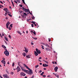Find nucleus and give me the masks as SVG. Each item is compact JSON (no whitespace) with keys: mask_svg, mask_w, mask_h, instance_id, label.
Returning <instances> with one entry per match:
<instances>
[{"mask_svg":"<svg viewBox=\"0 0 78 78\" xmlns=\"http://www.w3.org/2000/svg\"><path fill=\"white\" fill-rule=\"evenodd\" d=\"M14 63L13 62L12 65V67H14Z\"/></svg>","mask_w":78,"mask_h":78,"instance_id":"obj_35","label":"nucleus"},{"mask_svg":"<svg viewBox=\"0 0 78 78\" xmlns=\"http://www.w3.org/2000/svg\"><path fill=\"white\" fill-rule=\"evenodd\" d=\"M55 64H57V63L56 62H55Z\"/></svg>","mask_w":78,"mask_h":78,"instance_id":"obj_63","label":"nucleus"},{"mask_svg":"<svg viewBox=\"0 0 78 78\" xmlns=\"http://www.w3.org/2000/svg\"><path fill=\"white\" fill-rule=\"evenodd\" d=\"M0 36L2 37V34H0Z\"/></svg>","mask_w":78,"mask_h":78,"instance_id":"obj_61","label":"nucleus"},{"mask_svg":"<svg viewBox=\"0 0 78 78\" xmlns=\"http://www.w3.org/2000/svg\"><path fill=\"white\" fill-rule=\"evenodd\" d=\"M8 15L10 16V17H12V15L9 14H8Z\"/></svg>","mask_w":78,"mask_h":78,"instance_id":"obj_26","label":"nucleus"},{"mask_svg":"<svg viewBox=\"0 0 78 78\" xmlns=\"http://www.w3.org/2000/svg\"><path fill=\"white\" fill-rule=\"evenodd\" d=\"M22 2H25V0H22Z\"/></svg>","mask_w":78,"mask_h":78,"instance_id":"obj_57","label":"nucleus"},{"mask_svg":"<svg viewBox=\"0 0 78 78\" xmlns=\"http://www.w3.org/2000/svg\"><path fill=\"white\" fill-rule=\"evenodd\" d=\"M41 48H42V49H44V46H43V45H41Z\"/></svg>","mask_w":78,"mask_h":78,"instance_id":"obj_28","label":"nucleus"},{"mask_svg":"<svg viewBox=\"0 0 78 78\" xmlns=\"http://www.w3.org/2000/svg\"><path fill=\"white\" fill-rule=\"evenodd\" d=\"M42 59V57H40L39 58L38 61H40V62H41V61H42L41 60H40V59Z\"/></svg>","mask_w":78,"mask_h":78,"instance_id":"obj_18","label":"nucleus"},{"mask_svg":"<svg viewBox=\"0 0 78 78\" xmlns=\"http://www.w3.org/2000/svg\"><path fill=\"white\" fill-rule=\"evenodd\" d=\"M17 33H19V34H20V35H22V34H21L20 33V32L19 31H18L17 32Z\"/></svg>","mask_w":78,"mask_h":78,"instance_id":"obj_22","label":"nucleus"},{"mask_svg":"<svg viewBox=\"0 0 78 78\" xmlns=\"http://www.w3.org/2000/svg\"><path fill=\"white\" fill-rule=\"evenodd\" d=\"M5 52H7V51H8V50H7V49H5Z\"/></svg>","mask_w":78,"mask_h":78,"instance_id":"obj_40","label":"nucleus"},{"mask_svg":"<svg viewBox=\"0 0 78 78\" xmlns=\"http://www.w3.org/2000/svg\"><path fill=\"white\" fill-rule=\"evenodd\" d=\"M44 62H46V64H48V62H47L46 61H44Z\"/></svg>","mask_w":78,"mask_h":78,"instance_id":"obj_47","label":"nucleus"},{"mask_svg":"<svg viewBox=\"0 0 78 78\" xmlns=\"http://www.w3.org/2000/svg\"><path fill=\"white\" fill-rule=\"evenodd\" d=\"M4 38L5 39V40H6L7 41H8V38L6 37V36H5Z\"/></svg>","mask_w":78,"mask_h":78,"instance_id":"obj_19","label":"nucleus"},{"mask_svg":"<svg viewBox=\"0 0 78 78\" xmlns=\"http://www.w3.org/2000/svg\"><path fill=\"white\" fill-rule=\"evenodd\" d=\"M33 38L34 39H35V40H37V38L33 37Z\"/></svg>","mask_w":78,"mask_h":78,"instance_id":"obj_36","label":"nucleus"},{"mask_svg":"<svg viewBox=\"0 0 78 78\" xmlns=\"http://www.w3.org/2000/svg\"><path fill=\"white\" fill-rule=\"evenodd\" d=\"M23 3H24V4H25V5H26V4L25 3V2H23Z\"/></svg>","mask_w":78,"mask_h":78,"instance_id":"obj_58","label":"nucleus"},{"mask_svg":"<svg viewBox=\"0 0 78 78\" xmlns=\"http://www.w3.org/2000/svg\"><path fill=\"white\" fill-rule=\"evenodd\" d=\"M1 62H2V63H3V64H5L6 63L5 61H4V60H2L1 61Z\"/></svg>","mask_w":78,"mask_h":78,"instance_id":"obj_12","label":"nucleus"},{"mask_svg":"<svg viewBox=\"0 0 78 78\" xmlns=\"http://www.w3.org/2000/svg\"><path fill=\"white\" fill-rule=\"evenodd\" d=\"M23 15H25V16H27V14L26 13H23Z\"/></svg>","mask_w":78,"mask_h":78,"instance_id":"obj_39","label":"nucleus"},{"mask_svg":"<svg viewBox=\"0 0 78 78\" xmlns=\"http://www.w3.org/2000/svg\"><path fill=\"white\" fill-rule=\"evenodd\" d=\"M6 72L8 74H9V73L8 72V71H6Z\"/></svg>","mask_w":78,"mask_h":78,"instance_id":"obj_53","label":"nucleus"},{"mask_svg":"<svg viewBox=\"0 0 78 78\" xmlns=\"http://www.w3.org/2000/svg\"><path fill=\"white\" fill-rule=\"evenodd\" d=\"M58 69V67H55L54 68V70L55 72H57V70Z\"/></svg>","mask_w":78,"mask_h":78,"instance_id":"obj_10","label":"nucleus"},{"mask_svg":"<svg viewBox=\"0 0 78 78\" xmlns=\"http://www.w3.org/2000/svg\"><path fill=\"white\" fill-rule=\"evenodd\" d=\"M34 25L33 24H32L31 25L32 27H34V25Z\"/></svg>","mask_w":78,"mask_h":78,"instance_id":"obj_41","label":"nucleus"},{"mask_svg":"<svg viewBox=\"0 0 78 78\" xmlns=\"http://www.w3.org/2000/svg\"><path fill=\"white\" fill-rule=\"evenodd\" d=\"M30 32H31V33H33L34 32H33V31L32 30H31Z\"/></svg>","mask_w":78,"mask_h":78,"instance_id":"obj_55","label":"nucleus"},{"mask_svg":"<svg viewBox=\"0 0 78 78\" xmlns=\"http://www.w3.org/2000/svg\"><path fill=\"white\" fill-rule=\"evenodd\" d=\"M14 2H15V3H17V1H14Z\"/></svg>","mask_w":78,"mask_h":78,"instance_id":"obj_49","label":"nucleus"},{"mask_svg":"<svg viewBox=\"0 0 78 78\" xmlns=\"http://www.w3.org/2000/svg\"><path fill=\"white\" fill-rule=\"evenodd\" d=\"M15 70H17V72L18 73L19 72H20V67H19V66H18L17 68L15 69Z\"/></svg>","mask_w":78,"mask_h":78,"instance_id":"obj_3","label":"nucleus"},{"mask_svg":"<svg viewBox=\"0 0 78 78\" xmlns=\"http://www.w3.org/2000/svg\"><path fill=\"white\" fill-rule=\"evenodd\" d=\"M48 40H49V42H50V41H51V40H50V38H49Z\"/></svg>","mask_w":78,"mask_h":78,"instance_id":"obj_43","label":"nucleus"},{"mask_svg":"<svg viewBox=\"0 0 78 78\" xmlns=\"http://www.w3.org/2000/svg\"><path fill=\"white\" fill-rule=\"evenodd\" d=\"M5 19H8V17H6L5 18Z\"/></svg>","mask_w":78,"mask_h":78,"instance_id":"obj_62","label":"nucleus"},{"mask_svg":"<svg viewBox=\"0 0 78 78\" xmlns=\"http://www.w3.org/2000/svg\"><path fill=\"white\" fill-rule=\"evenodd\" d=\"M43 77H45V76H45V75H43Z\"/></svg>","mask_w":78,"mask_h":78,"instance_id":"obj_54","label":"nucleus"},{"mask_svg":"<svg viewBox=\"0 0 78 78\" xmlns=\"http://www.w3.org/2000/svg\"><path fill=\"white\" fill-rule=\"evenodd\" d=\"M24 66L26 67L27 69H28V70H26L25 71L26 73H27L28 74H29V75H32L33 73V71H32V70L31 69H30L28 67V66H27V65H25V64H23Z\"/></svg>","mask_w":78,"mask_h":78,"instance_id":"obj_1","label":"nucleus"},{"mask_svg":"<svg viewBox=\"0 0 78 78\" xmlns=\"http://www.w3.org/2000/svg\"><path fill=\"white\" fill-rule=\"evenodd\" d=\"M33 34H34V35H36V32H35V31H34V32H33Z\"/></svg>","mask_w":78,"mask_h":78,"instance_id":"obj_29","label":"nucleus"},{"mask_svg":"<svg viewBox=\"0 0 78 78\" xmlns=\"http://www.w3.org/2000/svg\"><path fill=\"white\" fill-rule=\"evenodd\" d=\"M44 73V72H42V73H41V76H42V75H43Z\"/></svg>","mask_w":78,"mask_h":78,"instance_id":"obj_25","label":"nucleus"},{"mask_svg":"<svg viewBox=\"0 0 78 78\" xmlns=\"http://www.w3.org/2000/svg\"><path fill=\"white\" fill-rule=\"evenodd\" d=\"M45 65H46V67H48V65H47L45 63Z\"/></svg>","mask_w":78,"mask_h":78,"instance_id":"obj_46","label":"nucleus"},{"mask_svg":"<svg viewBox=\"0 0 78 78\" xmlns=\"http://www.w3.org/2000/svg\"><path fill=\"white\" fill-rule=\"evenodd\" d=\"M25 78H27V76H25Z\"/></svg>","mask_w":78,"mask_h":78,"instance_id":"obj_64","label":"nucleus"},{"mask_svg":"<svg viewBox=\"0 0 78 78\" xmlns=\"http://www.w3.org/2000/svg\"><path fill=\"white\" fill-rule=\"evenodd\" d=\"M43 67H46V65H45V64H43Z\"/></svg>","mask_w":78,"mask_h":78,"instance_id":"obj_32","label":"nucleus"},{"mask_svg":"<svg viewBox=\"0 0 78 78\" xmlns=\"http://www.w3.org/2000/svg\"><path fill=\"white\" fill-rule=\"evenodd\" d=\"M31 18L32 19H34V20L35 19V17H34V16L32 17Z\"/></svg>","mask_w":78,"mask_h":78,"instance_id":"obj_23","label":"nucleus"},{"mask_svg":"<svg viewBox=\"0 0 78 78\" xmlns=\"http://www.w3.org/2000/svg\"><path fill=\"white\" fill-rule=\"evenodd\" d=\"M22 8V9H23V11H25V12H27V9L24 8V7H23Z\"/></svg>","mask_w":78,"mask_h":78,"instance_id":"obj_8","label":"nucleus"},{"mask_svg":"<svg viewBox=\"0 0 78 78\" xmlns=\"http://www.w3.org/2000/svg\"><path fill=\"white\" fill-rule=\"evenodd\" d=\"M13 73H14L13 72H12L11 73V74H12H12H13Z\"/></svg>","mask_w":78,"mask_h":78,"instance_id":"obj_50","label":"nucleus"},{"mask_svg":"<svg viewBox=\"0 0 78 78\" xmlns=\"http://www.w3.org/2000/svg\"><path fill=\"white\" fill-rule=\"evenodd\" d=\"M45 45L48 47H50V46H49V45H48L47 44H46Z\"/></svg>","mask_w":78,"mask_h":78,"instance_id":"obj_24","label":"nucleus"},{"mask_svg":"<svg viewBox=\"0 0 78 78\" xmlns=\"http://www.w3.org/2000/svg\"><path fill=\"white\" fill-rule=\"evenodd\" d=\"M31 78H34V75H33L32 76V77H30Z\"/></svg>","mask_w":78,"mask_h":78,"instance_id":"obj_34","label":"nucleus"},{"mask_svg":"<svg viewBox=\"0 0 78 78\" xmlns=\"http://www.w3.org/2000/svg\"><path fill=\"white\" fill-rule=\"evenodd\" d=\"M0 2L1 3H2V4H3V2H2V1H0Z\"/></svg>","mask_w":78,"mask_h":78,"instance_id":"obj_44","label":"nucleus"},{"mask_svg":"<svg viewBox=\"0 0 78 78\" xmlns=\"http://www.w3.org/2000/svg\"><path fill=\"white\" fill-rule=\"evenodd\" d=\"M22 8V9H23V11H25V12H27V9L24 8V7H23Z\"/></svg>","mask_w":78,"mask_h":78,"instance_id":"obj_7","label":"nucleus"},{"mask_svg":"<svg viewBox=\"0 0 78 78\" xmlns=\"http://www.w3.org/2000/svg\"><path fill=\"white\" fill-rule=\"evenodd\" d=\"M46 51H50V49L48 48H45Z\"/></svg>","mask_w":78,"mask_h":78,"instance_id":"obj_14","label":"nucleus"},{"mask_svg":"<svg viewBox=\"0 0 78 78\" xmlns=\"http://www.w3.org/2000/svg\"><path fill=\"white\" fill-rule=\"evenodd\" d=\"M36 52H37V53H38V54H40L41 52L40 50H39V49H38L37 48H36Z\"/></svg>","mask_w":78,"mask_h":78,"instance_id":"obj_5","label":"nucleus"},{"mask_svg":"<svg viewBox=\"0 0 78 78\" xmlns=\"http://www.w3.org/2000/svg\"><path fill=\"white\" fill-rule=\"evenodd\" d=\"M31 23H33V24H35V23H36V22H34V21H32L31 22Z\"/></svg>","mask_w":78,"mask_h":78,"instance_id":"obj_27","label":"nucleus"},{"mask_svg":"<svg viewBox=\"0 0 78 78\" xmlns=\"http://www.w3.org/2000/svg\"><path fill=\"white\" fill-rule=\"evenodd\" d=\"M22 55H23V56H24L25 57V56L26 55V53L24 52L22 54Z\"/></svg>","mask_w":78,"mask_h":78,"instance_id":"obj_16","label":"nucleus"},{"mask_svg":"<svg viewBox=\"0 0 78 78\" xmlns=\"http://www.w3.org/2000/svg\"><path fill=\"white\" fill-rule=\"evenodd\" d=\"M12 24H10L9 26V27H12Z\"/></svg>","mask_w":78,"mask_h":78,"instance_id":"obj_31","label":"nucleus"},{"mask_svg":"<svg viewBox=\"0 0 78 78\" xmlns=\"http://www.w3.org/2000/svg\"><path fill=\"white\" fill-rule=\"evenodd\" d=\"M20 62H19L18 63V66H20Z\"/></svg>","mask_w":78,"mask_h":78,"instance_id":"obj_33","label":"nucleus"},{"mask_svg":"<svg viewBox=\"0 0 78 78\" xmlns=\"http://www.w3.org/2000/svg\"><path fill=\"white\" fill-rule=\"evenodd\" d=\"M34 54L35 55V56H37L38 55V53L35 51H34Z\"/></svg>","mask_w":78,"mask_h":78,"instance_id":"obj_13","label":"nucleus"},{"mask_svg":"<svg viewBox=\"0 0 78 78\" xmlns=\"http://www.w3.org/2000/svg\"><path fill=\"white\" fill-rule=\"evenodd\" d=\"M3 60H5V58H3Z\"/></svg>","mask_w":78,"mask_h":78,"instance_id":"obj_59","label":"nucleus"},{"mask_svg":"<svg viewBox=\"0 0 78 78\" xmlns=\"http://www.w3.org/2000/svg\"><path fill=\"white\" fill-rule=\"evenodd\" d=\"M3 10L4 11H8V9L7 8H5Z\"/></svg>","mask_w":78,"mask_h":78,"instance_id":"obj_17","label":"nucleus"},{"mask_svg":"<svg viewBox=\"0 0 78 78\" xmlns=\"http://www.w3.org/2000/svg\"><path fill=\"white\" fill-rule=\"evenodd\" d=\"M9 30H11V28H10V27H9Z\"/></svg>","mask_w":78,"mask_h":78,"instance_id":"obj_42","label":"nucleus"},{"mask_svg":"<svg viewBox=\"0 0 78 78\" xmlns=\"http://www.w3.org/2000/svg\"><path fill=\"white\" fill-rule=\"evenodd\" d=\"M10 23L9 22H7V23L6 24V27L7 28H8V27H9V25Z\"/></svg>","mask_w":78,"mask_h":78,"instance_id":"obj_4","label":"nucleus"},{"mask_svg":"<svg viewBox=\"0 0 78 78\" xmlns=\"http://www.w3.org/2000/svg\"><path fill=\"white\" fill-rule=\"evenodd\" d=\"M4 53L5 54V55L6 56H9V51L7 52L4 51Z\"/></svg>","mask_w":78,"mask_h":78,"instance_id":"obj_2","label":"nucleus"},{"mask_svg":"<svg viewBox=\"0 0 78 78\" xmlns=\"http://www.w3.org/2000/svg\"><path fill=\"white\" fill-rule=\"evenodd\" d=\"M9 37L10 39H11V36L10 35H9Z\"/></svg>","mask_w":78,"mask_h":78,"instance_id":"obj_38","label":"nucleus"},{"mask_svg":"<svg viewBox=\"0 0 78 78\" xmlns=\"http://www.w3.org/2000/svg\"><path fill=\"white\" fill-rule=\"evenodd\" d=\"M41 72H42L41 70H40V71H39V73H41Z\"/></svg>","mask_w":78,"mask_h":78,"instance_id":"obj_45","label":"nucleus"},{"mask_svg":"<svg viewBox=\"0 0 78 78\" xmlns=\"http://www.w3.org/2000/svg\"><path fill=\"white\" fill-rule=\"evenodd\" d=\"M40 65H42V64L41 63H40Z\"/></svg>","mask_w":78,"mask_h":78,"instance_id":"obj_60","label":"nucleus"},{"mask_svg":"<svg viewBox=\"0 0 78 78\" xmlns=\"http://www.w3.org/2000/svg\"><path fill=\"white\" fill-rule=\"evenodd\" d=\"M29 11H30V10L27 9L26 12H29Z\"/></svg>","mask_w":78,"mask_h":78,"instance_id":"obj_30","label":"nucleus"},{"mask_svg":"<svg viewBox=\"0 0 78 78\" xmlns=\"http://www.w3.org/2000/svg\"><path fill=\"white\" fill-rule=\"evenodd\" d=\"M24 48L25 49V50H24V51H25L26 53H28V49L26 48L25 47H24Z\"/></svg>","mask_w":78,"mask_h":78,"instance_id":"obj_9","label":"nucleus"},{"mask_svg":"<svg viewBox=\"0 0 78 78\" xmlns=\"http://www.w3.org/2000/svg\"><path fill=\"white\" fill-rule=\"evenodd\" d=\"M21 69L22 70H23V71H24L25 72H26V70H26L25 69H23V67H21Z\"/></svg>","mask_w":78,"mask_h":78,"instance_id":"obj_15","label":"nucleus"},{"mask_svg":"<svg viewBox=\"0 0 78 78\" xmlns=\"http://www.w3.org/2000/svg\"><path fill=\"white\" fill-rule=\"evenodd\" d=\"M3 76L4 78H9V77L7 75V74H5V75H3Z\"/></svg>","mask_w":78,"mask_h":78,"instance_id":"obj_6","label":"nucleus"},{"mask_svg":"<svg viewBox=\"0 0 78 78\" xmlns=\"http://www.w3.org/2000/svg\"><path fill=\"white\" fill-rule=\"evenodd\" d=\"M20 7H21V8H22V5H20Z\"/></svg>","mask_w":78,"mask_h":78,"instance_id":"obj_52","label":"nucleus"},{"mask_svg":"<svg viewBox=\"0 0 78 78\" xmlns=\"http://www.w3.org/2000/svg\"><path fill=\"white\" fill-rule=\"evenodd\" d=\"M39 67V65H37V66H35V68H37V67Z\"/></svg>","mask_w":78,"mask_h":78,"instance_id":"obj_37","label":"nucleus"},{"mask_svg":"<svg viewBox=\"0 0 78 78\" xmlns=\"http://www.w3.org/2000/svg\"><path fill=\"white\" fill-rule=\"evenodd\" d=\"M26 56V57H27V58H31V57H30V55H27Z\"/></svg>","mask_w":78,"mask_h":78,"instance_id":"obj_21","label":"nucleus"},{"mask_svg":"<svg viewBox=\"0 0 78 78\" xmlns=\"http://www.w3.org/2000/svg\"><path fill=\"white\" fill-rule=\"evenodd\" d=\"M50 76H51L50 75H48L47 76V77H48V78H49V77H50Z\"/></svg>","mask_w":78,"mask_h":78,"instance_id":"obj_51","label":"nucleus"},{"mask_svg":"<svg viewBox=\"0 0 78 78\" xmlns=\"http://www.w3.org/2000/svg\"><path fill=\"white\" fill-rule=\"evenodd\" d=\"M21 75H23V76H25L26 74L24 73L23 72H22L20 73Z\"/></svg>","mask_w":78,"mask_h":78,"instance_id":"obj_11","label":"nucleus"},{"mask_svg":"<svg viewBox=\"0 0 78 78\" xmlns=\"http://www.w3.org/2000/svg\"><path fill=\"white\" fill-rule=\"evenodd\" d=\"M31 45H33V43L31 42Z\"/></svg>","mask_w":78,"mask_h":78,"instance_id":"obj_56","label":"nucleus"},{"mask_svg":"<svg viewBox=\"0 0 78 78\" xmlns=\"http://www.w3.org/2000/svg\"><path fill=\"white\" fill-rule=\"evenodd\" d=\"M2 47L4 48H6V47L4 45H2Z\"/></svg>","mask_w":78,"mask_h":78,"instance_id":"obj_20","label":"nucleus"},{"mask_svg":"<svg viewBox=\"0 0 78 78\" xmlns=\"http://www.w3.org/2000/svg\"><path fill=\"white\" fill-rule=\"evenodd\" d=\"M2 36H5V35H4V34H3V33L2 34Z\"/></svg>","mask_w":78,"mask_h":78,"instance_id":"obj_48","label":"nucleus"}]
</instances>
